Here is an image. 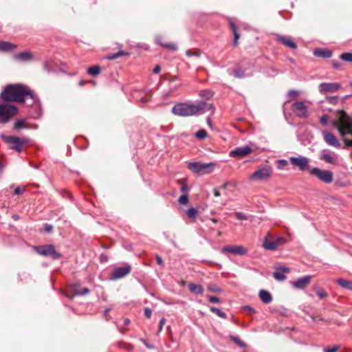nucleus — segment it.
<instances>
[{"label":"nucleus","mask_w":352,"mask_h":352,"mask_svg":"<svg viewBox=\"0 0 352 352\" xmlns=\"http://www.w3.org/2000/svg\"><path fill=\"white\" fill-rule=\"evenodd\" d=\"M0 100L32 105L36 101V95L26 85L12 84L5 87L0 94Z\"/></svg>","instance_id":"obj_1"},{"label":"nucleus","mask_w":352,"mask_h":352,"mask_svg":"<svg viewBox=\"0 0 352 352\" xmlns=\"http://www.w3.org/2000/svg\"><path fill=\"white\" fill-rule=\"evenodd\" d=\"M214 109L213 104L211 103L197 101L195 103H177L173 107L171 111L176 116L188 117L203 114L208 111H211L213 113Z\"/></svg>","instance_id":"obj_2"},{"label":"nucleus","mask_w":352,"mask_h":352,"mask_svg":"<svg viewBox=\"0 0 352 352\" xmlns=\"http://www.w3.org/2000/svg\"><path fill=\"white\" fill-rule=\"evenodd\" d=\"M334 125L342 137L346 146L352 147V118L349 116L345 111H338Z\"/></svg>","instance_id":"obj_3"},{"label":"nucleus","mask_w":352,"mask_h":352,"mask_svg":"<svg viewBox=\"0 0 352 352\" xmlns=\"http://www.w3.org/2000/svg\"><path fill=\"white\" fill-rule=\"evenodd\" d=\"M1 138L9 145L10 149L14 150L18 153L22 151L23 146L28 144L29 140L27 138H19L14 135H1Z\"/></svg>","instance_id":"obj_4"},{"label":"nucleus","mask_w":352,"mask_h":352,"mask_svg":"<svg viewBox=\"0 0 352 352\" xmlns=\"http://www.w3.org/2000/svg\"><path fill=\"white\" fill-rule=\"evenodd\" d=\"M187 166L193 173L202 175L212 173L214 168L215 163H201L195 162H189Z\"/></svg>","instance_id":"obj_5"},{"label":"nucleus","mask_w":352,"mask_h":352,"mask_svg":"<svg viewBox=\"0 0 352 352\" xmlns=\"http://www.w3.org/2000/svg\"><path fill=\"white\" fill-rule=\"evenodd\" d=\"M33 249L38 254L50 257L53 260H58L63 257V255L58 252L54 245L52 244L34 246Z\"/></svg>","instance_id":"obj_6"},{"label":"nucleus","mask_w":352,"mask_h":352,"mask_svg":"<svg viewBox=\"0 0 352 352\" xmlns=\"http://www.w3.org/2000/svg\"><path fill=\"white\" fill-rule=\"evenodd\" d=\"M272 167L270 165L265 164L258 166V168L250 176L249 178L252 181H266L272 177Z\"/></svg>","instance_id":"obj_7"},{"label":"nucleus","mask_w":352,"mask_h":352,"mask_svg":"<svg viewBox=\"0 0 352 352\" xmlns=\"http://www.w3.org/2000/svg\"><path fill=\"white\" fill-rule=\"evenodd\" d=\"M18 113L16 106L9 104H0V124L7 123L11 118Z\"/></svg>","instance_id":"obj_8"},{"label":"nucleus","mask_w":352,"mask_h":352,"mask_svg":"<svg viewBox=\"0 0 352 352\" xmlns=\"http://www.w3.org/2000/svg\"><path fill=\"white\" fill-rule=\"evenodd\" d=\"M309 174L317 177L320 181L325 184H330L333 179V175L331 171L322 170L317 167L309 169Z\"/></svg>","instance_id":"obj_9"},{"label":"nucleus","mask_w":352,"mask_h":352,"mask_svg":"<svg viewBox=\"0 0 352 352\" xmlns=\"http://www.w3.org/2000/svg\"><path fill=\"white\" fill-rule=\"evenodd\" d=\"M292 110L296 117L305 119L309 116L307 107L302 101H296L292 105Z\"/></svg>","instance_id":"obj_10"},{"label":"nucleus","mask_w":352,"mask_h":352,"mask_svg":"<svg viewBox=\"0 0 352 352\" xmlns=\"http://www.w3.org/2000/svg\"><path fill=\"white\" fill-rule=\"evenodd\" d=\"M131 272V267L129 263H125L124 266L114 268L111 274L112 280H118L122 278Z\"/></svg>","instance_id":"obj_11"},{"label":"nucleus","mask_w":352,"mask_h":352,"mask_svg":"<svg viewBox=\"0 0 352 352\" xmlns=\"http://www.w3.org/2000/svg\"><path fill=\"white\" fill-rule=\"evenodd\" d=\"M341 88L339 82H322L318 85V91L326 95L328 93H335Z\"/></svg>","instance_id":"obj_12"},{"label":"nucleus","mask_w":352,"mask_h":352,"mask_svg":"<svg viewBox=\"0 0 352 352\" xmlns=\"http://www.w3.org/2000/svg\"><path fill=\"white\" fill-rule=\"evenodd\" d=\"M289 161L292 165L298 167L299 170L301 171L309 169V160L306 157H290Z\"/></svg>","instance_id":"obj_13"},{"label":"nucleus","mask_w":352,"mask_h":352,"mask_svg":"<svg viewBox=\"0 0 352 352\" xmlns=\"http://www.w3.org/2000/svg\"><path fill=\"white\" fill-rule=\"evenodd\" d=\"M252 148L250 146L246 145L244 146L236 147L235 149L230 152L229 155L232 157L242 158L252 153Z\"/></svg>","instance_id":"obj_14"},{"label":"nucleus","mask_w":352,"mask_h":352,"mask_svg":"<svg viewBox=\"0 0 352 352\" xmlns=\"http://www.w3.org/2000/svg\"><path fill=\"white\" fill-rule=\"evenodd\" d=\"M221 252L225 254L226 252L231 253L235 255H245L247 254V249L242 245H226L224 246Z\"/></svg>","instance_id":"obj_15"},{"label":"nucleus","mask_w":352,"mask_h":352,"mask_svg":"<svg viewBox=\"0 0 352 352\" xmlns=\"http://www.w3.org/2000/svg\"><path fill=\"white\" fill-rule=\"evenodd\" d=\"M320 160L331 164L337 163V155L329 149H323L320 155Z\"/></svg>","instance_id":"obj_16"},{"label":"nucleus","mask_w":352,"mask_h":352,"mask_svg":"<svg viewBox=\"0 0 352 352\" xmlns=\"http://www.w3.org/2000/svg\"><path fill=\"white\" fill-rule=\"evenodd\" d=\"M322 136L324 142L330 146H335L336 148L340 147L341 144L338 142L336 135H334L332 133L328 131H322Z\"/></svg>","instance_id":"obj_17"},{"label":"nucleus","mask_w":352,"mask_h":352,"mask_svg":"<svg viewBox=\"0 0 352 352\" xmlns=\"http://www.w3.org/2000/svg\"><path fill=\"white\" fill-rule=\"evenodd\" d=\"M311 281V276H304L299 278H298L295 281H292L291 283V285L292 287L295 289H303L306 288Z\"/></svg>","instance_id":"obj_18"},{"label":"nucleus","mask_w":352,"mask_h":352,"mask_svg":"<svg viewBox=\"0 0 352 352\" xmlns=\"http://www.w3.org/2000/svg\"><path fill=\"white\" fill-rule=\"evenodd\" d=\"M289 272V269L285 267H278L273 274L274 278L277 280H284L285 279V273Z\"/></svg>","instance_id":"obj_19"},{"label":"nucleus","mask_w":352,"mask_h":352,"mask_svg":"<svg viewBox=\"0 0 352 352\" xmlns=\"http://www.w3.org/2000/svg\"><path fill=\"white\" fill-rule=\"evenodd\" d=\"M14 57L16 60L25 62L32 59V54L29 52H22L14 54Z\"/></svg>","instance_id":"obj_20"},{"label":"nucleus","mask_w":352,"mask_h":352,"mask_svg":"<svg viewBox=\"0 0 352 352\" xmlns=\"http://www.w3.org/2000/svg\"><path fill=\"white\" fill-rule=\"evenodd\" d=\"M277 39L280 43L289 48L296 49L297 47L296 44L289 37L282 36H279Z\"/></svg>","instance_id":"obj_21"},{"label":"nucleus","mask_w":352,"mask_h":352,"mask_svg":"<svg viewBox=\"0 0 352 352\" xmlns=\"http://www.w3.org/2000/svg\"><path fill=\"white\" fill-rule=\"evenodd\" d=\"M246 69L238 67L233 71V75L237 78H243L253 75L252 72L245 73Z\"/></svg>","instance_id":"obj_22"},{"label":"nucleus","mask_w":352,"mask_h":352,"mask_svg":"<svg viewBox=\"0 0 352 352\" xmlns=\"http://www.w3.org/2000/svg\"><path fill=\"white\" fill-rule=\"evenodd\" d=\"M188 287L189 291L192 294L202 295L204 293V288L199 284L189 283Z\"/></svg>","instance_id":"obj_23"},{"label":"nucleus","mask_w":352,"mask_h":352,"mask_svg":"<svg viewBox=\"0 0 352 352\" xmlns=\"http://www.w3.org/2000/svg\"><path fill=\"white\" fill-rule=\"evenodd\" d=\"M258 295L261 301L265 304L270 303L272 301V296L267 291L261 290Z\"/></svg>","instance_id":"obj_24"},{"label":"nucleus","mask_w":352,"mask_h":352,"mask_svg":"<svg viewBox=\"0 0 352 352\" xmlns=\"http://www.w3.org/2000/svg\"><path fill=\"white\" fill-rule=\"evenodd\" d=\"M314 54L318 57L329 58L332 56V52L329 50L318 49L314 51Z\"/></svg>","instance_id":"obj_25"},{"label":"nucleus","mask_w":352,"mask_h":352,"mask_svg":"<svg viewBox=\"0 0 352 352\" xmlns=\"http://www.w3.org/2000/svg\"><path fill=\"white\" fill-rule=\"evenodd\" d=\"M278 245V241H272L268 239H265L263 242V247L266 250H275Z\"/></svg>","instance_id":"obj_26"},{"label":"nucleus","mask_w":352,"mask_h":352,"mask_svg":"<svg viewBox=\"0 0 352 352\" xmlns=\"http://www.w3.org/2000/svg\"><path fill=\"white\" fill-rule=\"evenodd\" d=\"M29 106L33 107V108L35 111V113L33 115V117L34 118H38L41 117V116L42 115V109H41V102L37 96H36V101H35V102L32 105H29Z\"/></svg>","instance_id":"obj_27"},{"label":"nucleus","mask_w":352,"mask_h":352,"mask_svg":"<svg viewBox=\"0 0 352 352\" xmlns=\"http://www.w3.org/2000/svg\"><path fill=\"white\" fill-rule=\"evenodd\" d=\"M16 46L8 41H0V51L9 52L13 50Z\"/></svg>","instance_id":"obj_28"},{"label":"nucleus","mask_w":352,"mask_h":352,"mask_svg":"<svg viewBox=\"0 0 352 352\" xmlns=\"http://www.w3.org/2000/svg\"><path fill=\"white\" fill-rule=\"evenodd\" d=\"M336 283L344 289H347L349 290H352V282L351 281L347 280L346 279L338 278V279H337Z\"/></svg>","instance_id":"obj_29"},{"label":"nucleus","mask_w":352,"mask_h":352,"mask_svg":"<svg viewBox=\"0 0 352 352\" xmlns=\"http://www.w3.org/2000/svg\"><path fill=\"white\" fill-rule=\"evenodd\" d=\"M214 95V92L210 89H204L199 92V96L204 100H210Z\"/></svg>","instance_id":"obj_30"},{"label":"nucleus","mask_w":352,"mask_h":352,"mask_svg":"<svg viewBox=\"0 0 352 352\" xmlns=\"http://www.w3.org/2000/svg\"><path fill=\"white\" fill-rule=\"evenodd\" d=\"M101 71L100 67L99 65H94L88 68L87 73L92 76H96L100 74Z\"/></svg>","instance_id":"obj_31"},{"label":"nucleus","mask_w":352,"mask_h":352,"mask_svg":"<svg viewBox=\"0 0 352 352\" xmlns=\"http://www.w3.org/2000/svg\"><path fill=\"white\" fill-rule=\"evenodd\" d=\"M14 128L20 130L22 129H29L30 127L25 122V120L19 119L14 122Z\"/></svg>","instance_id":"obj_32"},{"label":"nucleus","mask_w":352,"mask_h":352,"mask_svg":"<svg viewBox=\"0 0 352 352\" xmlns=\"http://www.w3.org/2000/svg\"><path fill=\"white\" fill-rule=\"evenodd\" d=\"M230 25L234 34L233 45L236 46L237 45V41L239 38L240 36L237 32L236 25L233 22H230Z\"/></svg>","instance_id":"obj_33"},{"label":"nucleus","mask_w":352,"mask_h":352,"mask_svg":"<svg viewBox=\"0 0 352 352\" xmlns=\"http://www.w3.org/2000/svg\"><path fill=\"white\" fill-rule=\"evenodd\" d=\"M89 293V289L87 287L83 288L82 290L78 289L76 287L74 288L73 294L75 296H85Z\"/></svg>","instance_id":"obj_34"},{"label":"nucleus","mask_w":352,"mask_h":352,"mask_svg":"<svg viewBox=\"0 0 352 352\" xmlns=\"http://www.w3.org/2000/svg\"><path fill=\"white\" fill-rule=\"evenodd\" d=\"M317 296L320 298L323 299L328 296V294L324 291V289L320 287H316L314 289Z\"/></svg>","instance_id":"obj_35"},{"label":"nucleus","mask_w":352,"mask_h":352,"mask_svg":"<svg viewBox=\"0 0 352 352\" xmlns=\"http://www.w3.org/2000/svg\"><path fill=\"white\" fill-rule=\"evenodd\" d=\"M210 311L216 314L218 316L222 318H226L227 315L225 312L222 311L220 309L212 307L210 309Z\"/></svg>","instance_id":"obj_36"},{"label":"nucleus","mask_w":352,"mask_h":352,"mask_svg":"<svg viewBox=\"0 0 352 352\" xmlns=\"http://www.w3.org/2000/svg\"><path fill=\"white\" fill-rule=\"evenodd\" d=\"M230 339L241 348L246 346L245 344L236 336H230Z\"/></svg>","instance_id":"obj_37"},{"label":"nucleus","mask_w":352,"mask_h":352,"mask_svg":"<svg viewBox=\"0 0 352 352\" xmlns=\"http://www.w3.org/2000/svg\"><path fill=\"white\" fill-rule=\"evenodd\" d=\"M186 214L188 218L195 219L198 215V211L194 208H190L188 209Z\"/></svg>","instance_id":"obj_38"},{"label":"nucleus","mask_w":352,"mask_h":352,"mask_svg":"<svg viewBox=\"0 0 352 352\" xmlns=\"http://www.w3.org/2000/svg\"><path fill=\"white\" fill-rule=\"evenodd\" d=\"M340 58L341 60L345 62H352V53L351 52H345L342 53Z\"/></svg>","instance_id":"obj_39"},{"label":"nucleus","mask_w":352,"mask_h":352,"mask_svg":"<svg viewBox=\"0 0 352 352\" xmlns=\"http://www.w3.org/2000/svg\"><path fill=\"white\" fill-rule=\"evenodd\" d=\"M208 289L210 292H215V293H221L222 289L215 284H209L208 285Z\"/></svg>","instance_id":"obj_40"},{"label":"nucleus","mask_w":352,"mask_h":352,"mask_svg":"<svg viewBox=\"0 0 352 352\" xmlns=\"http://www.w3.org/2000/svg\"><path fill=\"white\" fill-rule=\"evenodd\" d=\"M207 135L208 133L205 129H200L195 133L196 138L200 140L205 139L207 137Z\"/></svg>","instance_id":"obj_41"},{"label":"nucleus","mask_w":352,"mask_h":352,"mask_svg":"<svg viewBox=\"0 0 352 352\" xmlns=\"http://www.w3.org/2000/svg\"><path fill=\"white\" fill-rule=\"evenodd\" d=\"M288 164L286 160H277V168L279 170L284 169Z\"/></svg>","instance_id":"obj_42"},{"label":"nucleus","mask_w":352,"mask_h":352,"mask_svg":"<svg viewBox=\"0 0 352 352\" xmlns=\"http://www.w3.org/2000/svg\"><path fill=\"white\" fill-rule=\"evenodd\" d=\"M326 101L331 104H336L339 102V98L338 96H327Z\"/></svg>","instance_id":"obj_43"},{"label":"nucleus","mask_w":352,"mask_h":352,"mask_svg":"<svg viewBox=\"0 0 352 352\" xmlns=\"http://www.w3.org/2000/svg\"><path fill=\"white\" fill-rule=\"evenodd\" d=\"M126 54V53H124L123 51H119L117 53L112 54L109 56H108L107 58L109 60H115L117 58L120 57L122 55Z\"/></svg>","instance_id":"obj_44"},{"label":"nucleus","mask_w":352,"mask_h":352,"mask_svg":"<svg viewBox=\"0 0 352 352\" xmlns=\"http://www.w3.org/2000/svg\"><path fill=\"white\" fill-rule=\"evenodd\" d=\"M160 45L169 49L170 50L175 51L177 50V47L175 44L173 43H160Z\"/></svg>","instance_id":"obj_45"},{"label":"nucleus","mask_w":352,"mask_h":352,"mask_svg":"<svg viewBox=\"0 0 352 352\" xmlns=\"http://www.w3.org/2000/svg\"><path fill=\"white\" fill-rule=\"evenodd\" d=\"M179 202L181 204H186L188 202V195L187 194H182L179 198Z\"/></svg>","instance_id":"obj_46"},{"label":"nucleus","mask_w":352,"mask_h":352,"mask_svg":"<svg viewBox=\"0 0 352 352\" xmlns=\"http://www.w3.org/2000/svg\"><path fill=\"white\" fill-rule=\"evenodd\" d=\"M298 91L296 90L291 89L287 93V96L290 98H296L298 96Z\"/></svg>","instance_id":"obj_47"},{"label":"nucleus","mask_w":352,"mask_h":352,"mask_svg":"<svg viewBox=\"0 0 352 352\" xmlns=\"http://www.w3.org/2000/svg\"><path fill=\"white\" fill-rule=\"evenodd\" d=\"M235 217L239 220H247L248 217L243 212H236L234 213Z\"/></svg>","instance_id":"obj_48"},{"label":"nucleus","mask_w":352,"mask_h":352,"mask_svg":"<svg viewBox=\"0 0 352 352\" xmlns=\"http://www.w3.org/2000/svg\"><path fill=\"white\" fill-rule=\"evenodd\" d=\"M329 121V116L326 114L322 116L320 118V122L322 125H326Z\"/></svg>","instance_id":"obj_49"},{"label":"nucleus","mask_w":352,"mask_h":352,"mask_svg":"<svg viewBox=\"0 0 352 352\" xmlns=\"http://www.w3.org/2000/svg\"><path fill=\"white\" fill-rule=\"evenodd\" d=\"M340 349V346H333L324 349V352H336Z\"/></svg>","instance_id":"obj_50"},{"label":"nucleus","mask_w":352,"mask_h":352,"mask_svg":"<svg viewBox=\"0 0 352 352\" xmlns=\"http://www.w3.org/2000/svg\"><path fill=\"white\" fill-rule=\"evenodd\" d=\"M243 309L244 310H247L248 312V314H250V315H253L254 314L256 313V310L249 305L244 306L243 307Z\"/></svg>","instance_id":"obj_51"},{"label":"nucleus","mask_w":352,"mask_h":352,"mask_svg":"<svg viewBox=\"0 0 352 352\" xmlns=\"http://www.w3.org/2000/svg\"><path fill=\"white\" fill-rule=\"evenodd\" d=\"M208 300L211 303H219L220 302V299L218 297L214 296H209Z\"/></svg>","instance_id":"obj_52"},{"label":"nucleus","mask_w":352,"mask_h":352,"mask_svg":"<svg viewBox=\"0 0 352 352\" xmlns=\"http://www.w3.org/2000/svg\"><path fill=\"white\" fill-rule=\"evenodd\" d=\"M144 316L146 318H150L151 315H152V311L150 308L148 307H145L144 309Z\"/></svg>","instance_id":"obj_53"},{"label":"nucleus","mask_w":352,"mask_h":352,"mask_svg":"<svg viewBox=\"0 0 352 352\" xmlns=\"http://www.w3.org/2000/svg\"><path fill=\"white\" fill-rule=\"evenodd\" d=\"M166 319L164 318H162L160 319L159 322V328H158V333L161 332L164 325L165 324Z\"/></svg>","instance_id":"obj_54"},{"label":"nucleus","mask_w":352,"mask_h":352,"mask_svg":"<svg viewBox=\"0 0 352 352\" xmlns=\"http://www.w3.org/2000/svg\"><path fill=\"white\" fill-rule=\"evenodd\" d=\"M44 230L46 232H51L53 230V226L50 224H48V223H45L44 224Z\"/></svg>","instance_id":"obj_55"},{"label":"nucleus","mask_w":352,"mask_h":352,"mask_svg":"<svg viewBox=\"0 0 352 352\" xmlns=\"http://www.w3.org/2000/svg\"><path fill=\"white\" fill-rule=\"evenodd\" d=\"M199 52H191L190 50H187L186 52V54L188 56H195L197 57H198L199 56Z\"/></svg>","instance_id":"obj_56"},{"label":"nucleus","mask_w":352,"mask_h":352,"mask_svg":"<svg viewBox=\"0 0 352 352\" xmlns=\"http://www.w3.org/2000/svg\"><path fill=\"white\" fill-rule=\"evenodd\" d=\"M155 258H156V262H157V265H163L164 261L160 256L156 255Z\"/></svg>","instance_id":"obj_57"},{"label":"nucleus","mask_w":352,"mask_h":352,"mask_svg":"<svg viewBox=\"0 0 352 352\" xmlns=\"http://www.w3.org/2000/svg\"><path fill=\"white\" fill-rule=\"evenodd\" d=\"M23 189H21V188L19 187H17L14 189V195H21L23 192Z\"/></svg>","instance_id":"obj_58"},{"label":"nucleus","mask_w":352,"mask_h":352,"mask_svg":"<svg viewBox=\"0 0 352 352\" xmlns=\"http://www.w3.org/2000/svg\"><path fill=\"white\" fill-rule=\"evenodd\" d=\"M161 71V67L159 65H156L153 69V73L154 74H159Z\"/></svg>","instance_id":"obj_59"},{"label":"nucleus","mask_w":352,"mask_h":352,"mask_svg":"<svg viewBox=\"0 0 352 352\" xmlns=\"http://www.w3.org/2000/svg\"><path fill=\"white\" fill-rule=\"evenodd\" d=\"M213 192H214V195L215 197L220 196V192H219V190L217 188H214Z\"/></svg>","instance_id":"obj_60"},{"label":"nucleus","mask_w":352,"mask_h":352,"mask_svg":"<svg viewBox=\"0 0 352 352\" xmlns=\"http://www.w3.org/2000/svg\"><path fill=\"white\" fill-rule=\"evenodd\" d=\"M123 345H124V348L128 350V351H130L131 349H133V346L130 344H123Z\"/></svg>","instance_id":"obj_61"},{"label":"nucleus","mask_w":352,"mask_h":352,"mask_svg":"<svg viewBox=\"0 0 352 352\" xmlns=\"http://www.w3.org/2000/svg\"><path fill=\"white\" fill-rule=\"evenodd\" d=\"M229 185V182H226L220 186L221 189H226Z\"/></svg>","instance_id":"obj_62"},{"label":"nucleus","mask_w":352,"mask_h":352,"mask_svg":"<svg viewBox=\"0 0 352 352\" xmlns=\"http://www.w3.org/2000/svg\"><path fill=\"white\" fill-rule=\"evenodd\" d=\"M188 190V187L186 186V185H184L182 188H181V190L182 192H185V191H187Z\"/></svg>","instance_id":"obj_63"},{"label":"nucleus","mask_w":352,"mask_h":352,"mask_svg":"<svg viewBox=\"0 0 352 352\" xmlns=\"http://www.w3.org/2000/svg\"><path fill=\"white\" fill-rule=\"evenodd\" d=\"M124 323L125 325H128L130 324V320L129 318H124Z\"/></svg>","instance_id":"obj_64"}]
</instances>
